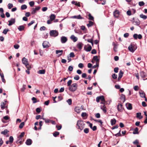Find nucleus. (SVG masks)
Instances as JSON below:
<instances>
[{"mask_svg":"<svg viewBox=\"0 0 147 147\" xmlns=\"http://www.w3.org/2000/svg\"><path fill=\"white\" fill-rule=\"evenodd\" d=\"M77 128L82 130L84 127L85 124L83 121L78 120L77 121Z\"/></svg>","mask_w":147,"mask_h":147,"instance_id":"obj_1","label":"nucleus"},{"mask_svg":"<svg viewBox=\"0 0 147 147\" xmlns=\"http://www.w3.org/2000/svg\"><path fill=\"white\" fill-rule=\"evenodd\" d=\"M78 85L76 83H74L69 87V90L72 92H74L77 89Z\"/></svg>","mask_w":147,"mask_h":147,"instance_id":"obj_2","label":"nucleus"},{"mask_svg":"<svg viewBox=\"0 0 147 147\" xmlns=\"http://www.w3.org/2000/svg\"><path fill=\"white\" fill-rule=\"evenodd\" d=\"M58 34L57 31L55 30H52L50 31V35L51 36L54 37L57 36Z\"/></svg>","mask_w":147,"mask_h":147,"instance_id":"obj_3","label":"nucleus"},{"mask_svg":"<svg viewBox=\"0 0 147 147\" xmlns=\"http://www.w3.org/2000/svg\"><path fill=\"white\" fill-rule=\"evenodd\" d=\"M117 109L118 111L122 112L123 109V105L119 103L117 105Z\"/></svg>","mask_w":147,"mask_h":147,"instance_id":"obj_4","label":"nucleus"},{"mask_svg":"<svg viewBox=\"0 0 147 147\" xmlns=\"http://www.w3.org/2000/svg\"><path fill=\"white\" fill-rule=\"evenodd\" d=\"M133 37L135 39H137L138 38L139 39H140L142 38V36L140 34L138 35L137 34H135L133 35Z\"/></svg>","mask_w":147,"mask_h":147,"instance_id":"obj_5","label":"nucleus"},{"mask_svg":"<svg viewBox=\"0 0 147 147\" xmlns=\"http://www.w3.org/2000/svg\"><path fill=\"white\" fill-rule=\"evenodd\" d=\"M8 22H9L8 25L9 26H11L15 23V19L11 18L10 20L8 21Z\"/></svg>","mask_w":147,"mask_h":147,"instance_id":"obj_6","label":"nucleus"},{"mask_svg":"<svg viewBox=\"0 0 147 147\" xmlns=\"http://www.w3.org/2000/svg\"><path fill=\"white\" fill-rule=\"evenodd\" d=\"M49 42L47 41H45L42 43V46L44 48H46L49 47Z\"/></svg>","mask_w":147,"mask_h":147,"instance_id":"obj_7","label":"nucleus"},{"mask_svg":"<svg viewBox=\"0 0 147 147\" xmlns=\"http://www.w3.org/2000/svg\"><path fill=\"white\" fill-rule=\"evenodd\" d=\"M67 38L65 36H63L61 38V40L62 43H64L67 41Z\"/></svg>","mask_w":147,"mask_h":147,"instance_id":"obj_8","label":"nucleus"},{"mask_svg":"<svg viewBox=\"0 0 147 147\" xmlns=\"http://www.w3.org/2000/svg\"><path fill=\"white\" fill-rule=\"evenodd\" d=\"M133 24L136 25H138L140 24V21L138 19H134L133 22Z\"/></svg>","mask_w":147,"mask_h":147,"instance_id":"obj_9","label":"nucleus"},{"mask_svg":"<svg viewBox=\"0 0 147 147\" xmlns=\"http://www.w3.org/2000/svg\"><path fill=\"white\" fill-rule=\"evenodd\" d=\"M119 14V11L117 10H115L113 12V15L115 18H118Z\"/></svg>","mask_w":147,"mask_h":147,"instance_id":"obj_10","label":"nucleus"},{"mask_svg":"<svg viewBox=\"0 0 147 147\" xmlns=\"http://www.w3.org/2000/svg\"><path fill=\"white\" fill-rule=\"evenodd\" d=\"M22 61L23 64L25 65H27L28 64L27 59L24 57L22 59Z\"/></svg>","mask_w":147,"mask_h":147,"instance_id":"obj_11","label":"nucleus"},{"mask_svg":"<svg viewBox=\"0 0 147 147\" xmlns=\"http://www.w3.org/2000/svg\"><path fill=\"white\" fill-rule=\"evenodd\" d=\"M32 140L31 139H28L26 140V144L27 145H30L32 144Z\"/></svg>","mask_w":147,"mask_h":147,"instance_id":"obj_12","label":"nucleus"},{"mask_svg":"<svg viewBox=\"0 0 147 147\" xmlns=\"http://www.w3.org/2000/svg\"><path fill=\"white\" fill-rule=\"evenodd\" d=\"M72 18L77 19H83V18L80 15H79L78 16H75L71 17Z\"/></svg>","mask_w":147,"mask_h":147,"instance_id":"obj_13","label":"nucleus"},{"mask_svg":"<svg viewBox=\"0 0 147 147\" xmlns=\"http://www.w3.org/2000/svg\"><path fill=\"white\" fill-rule=\"evenodd\" d=\"M126 106L128 109L131 110L132 109V107L131 104L127 103L126 104Z\"/></svg>","mask_w":147,"mask_h":147,"instance_id":"obj_14","label":"nucleus"},{"mask_svg":"<svg viewBox=\"0 0 147 147\" xmlns=\"http://www.w3.org/2000/svg\"><path fill=\"white\" fill-rule=\"evenodd\" d=\"M83 46V44L81 42H79L78 43L77 45V47L79 49H81Z\"/></svg>","mask_w":147,"mask_h":147,"instance_id":"obj_15","label":"nucleus"},{"mask_svg":"<svg viewBox=\"0 0 147 147\" xmlns=\"http://www.w3.org/2000/svg\"><path fill=\"white\" fill-rule=\"evenodd\" d=\"M140 76L143 78H145L146 76V74L143 71H141L140 73Z\"/></svg>","mask_w":147,"mask_h":147,"instance_id":"obj_16","label":"nucleus"},{"mask_svg":"<svg viewBox=\"0 0 147 147\" xmlns=\"http://www.w3.org/2000/svg\"><path fill=\"white\" fill-rule=\"evenodd\" d=\"M70 38L74 42H76L78 40V38L74 35H72L70 37Z\"/></svg>","mask_w":147,"mask_h":147,"instance_id":"obj_17","label":"nucleus"},{"mask_svg":"<svg viewBox=\"0 0 147 147\" xmlns=\"http://www.w3.org/2000/svg\"><path fill=\"white\" fill-rule=\"evenodd\" d=\"M93 60L96 61V64H99V59L98 58V56H95L93 57Z\"/></svg>","mask_w":147,"mask_h":147,"instance_id":"obj_18","label":"nucleus"},{"mask_svg":"<svg viewBox=\"0 0 147 147\" xmlns=\"http://www.w3.org/2000/svg\"><path fill=\"white\" fill-rule=\"evenodd\" d=\"M139 93L141 97L142 98H145V94L143 91L139 92Z\"/></svg>","mask_w":147,"mask_h":147,"instance_id":"obj_19","label":"nucleus"},{"mask_svg":"<svg viewBox=\"0 0 147 147\" xmlns=\"http://www.w3.org/2000/svg\"><path fill=\"white\" fill-rule=\"evenodd\" d=\"M25 26L23 25H21L18 26V29L20 31H22L24 30Z\"/></svg>","mask_w":147,"mask_h":147,"instance_id":"obj_20","label":"nucleus"},{"mask_svg":"<svg viewBox=\"0 0 147 147\" xmlns=\"http://www.w3.org/2000/svg\"><path fill=\"white\" fill-rule=\"evenodd\" d=\"M110 122L111 125H113L115 124L116 122V121L115 119L114 118L111 119Z\"/></svg>","mask_w":147,"mask_h":147,"instance_id":"obj_21","label":"nucleus"},{"mask_svg":"<svg viewBox=\"0 0 147 147\" xmlns=\"http://www.w3.org/2000/svg\"><path fill=\"white\" fill-rule=\"evenodd\" d=\"M128 49L132 53H133L135 51V50L133 49L132 45H131L129 46Z\"/></svg>","mask_w":147,"mask_h":147,"instance_id":"obj_22","label":"nucleus"},{"mask_svg":"<svg viewBox=\"0 0 147 147\" xmlns=\"http://www.w3.org/2000/svg\"><path fill=\"white\" fill-rule=\"evenodd\" d=\"M101 109L102 110L104 113L107 112L106 108L105 105L101 107Z\"/></svg>","mask_w":147,"mask_h":147,"instance_id":"obj_23","label":"nucleus"},{"mask_svg":"<svg viewBox=\"0 0 147 147\" xmlns=\"http://www.w3.org/2000/svg\"><path fill=\"white\" fill-rule=\"evenodd\" d=\"M138 128L137 127H136L134 130L133 132V134H138Z\"/></svg>","mask_w":147,"mask_h":147,"instance_id":"obj_24","label":"nucleus"},{"mask_svg":"<svg viewBox=\"0 0 147 147\" xmlns=\"http://www.w3.org/2000/svg\"><path fill=\"white\" fill-rule=\"evenodd\" d=\"M63 52V50H57L56 51V54H58L59 53H61V54L59 55L58 57H59V56H60L62 54V53Z\"/></svg>","mask_w":147,"mask_h":147,"instance_id":"obj_25","label":"nucleus"},{"mask_svg":"<svg viewBox=\"0 0 147 147\" xmlns=\"http://www.w3.org/2000/svg\"><path fill=\"white\" fill-rule=\"evenodd\" d=\"M55 18V16L54 14H52L50 17V19L51 20L53 21Z\"/></svg>","mask_w":147,"mask_h":147,"instance_id":"obj_26","label":"nucleus"},{"mask_svg":"<svg viewBox=\"0 0 147 147\" xmlns=\"http://www.w3.org/2000/svg\"><path fill=\"white\" fill-rule=\"evenodd\" d=\"M141 113H136V117L137 118H139L140 119H141L142 118V117L141 116Z\"/></svg>","mask_w":147,"mask_h":147,"instance_id":"obj_27","label":"nucleus"},{"mask_svg":"<svg viewBox=\"0 0 147 147\" xmlns=\"http://www.w3.org/2000/svg\"><path fill=\"white\" fill-rule=\"evenodd\" d=\"M9 132V131L7 129L4 130V131L1 132V134H3L4 135H6L7 133Z\"/></svg>","mask_w":147,"mask_h":147,"instance_id":"obj_28","label":"nucleus"},{"mask_svg":"<svg viewBox=\"0 0 147 147\" xmlns=\"http://www.w3.org/2000/svg\"><path fill=\"white\" fill-rule=\"evenodd\" d=\"M140 17L141 18H143L144 20L146 19L147 18V16L145 15H144L143 14H142L140 15Z\"/></svg>","mask_w":147,"mask_h":147,"instance_id":"obj_29","label":"nucleus"},{"mask_svg":"<svg viewBox=\"0 0 147 147\" xmlns=\"http://www.w3.org/2000/svg\"><path fill=\"white\" fill-rule=\"evenodd\" d=\"M45 73V70L44 69L39 70L38 73L40 74H44Z\"/></svg>","mask_w":147,"mask_h":147,"instance_id":"obj_30","label":"nucleus"},{"mask_svg":"<svg viewBox=\"0 0 147 147\" xmlns=\"http://www.w3.org/2000/svg\"><path fill=\"white\" fill-rule=\"evenodd\" d=\"M93 24V22L91 21H89V23L87 24V26L88 27H89L92 26Z\"/></svg>","mask_w":147,"mask_h":147,"instance_id":"obj_31","label":"nucleus"},{"mask_svg":"<svg viewBox=\"0 0 147 147\" xmlns=\"http://www.w3.org/2000/svg\"><path fill=\"white\" fill-rule=\"evenodd\" d=\"M24 124L25 123L24 122H22L21 123L19 126V128L20 129L22 128L23 127Z\"/></svg>","mask_w":147,"mask_h":147,"instance_id":"obj_32","label":"nucleus"},{"mask_svg":"<svg viewBox=\"0 0 147 147\" xmlns=\"http://www.w3.org/2000/svg\"><path fill=\"white\" fill-rule=\"evenodd\" d=\"M92 49V47L90 45L86 49H85V50L86 51H91Z\"/></svg>","mask_w":147,"mask_h":147,"instance_id":"obj_33","label":"nucleus"},{"mask_svg":"<svg viewBox=\"0 0 147 147\" xmlns=\"http://www.w3.org/2000/svg\"><path fill=\"white\" fill-rule=\"evenodd\" d=\"M27 8V6L25 5H23L21 6V9L22 10H24L26 9Z\"/></svg>","mask_w":147,"mask_h":147,"instance_id":"obj_34","label":"nucleus"},{"mask_svg":"<svg viewBox=\"0 0 147 147\" xmlns=\"http://www.w3.org/2000/svg\"><path fill=\"white\" fill-rule=\"evenodd\" d=\"M89 19L90 20H93L94 19L93 17L91 15L90 13H89L88 15Z\"/></svg>","mask_w":147,"mask_h":147,"instance_id":"obj_35","label":"nucleus"},{"mask_svg":"<svg viewBox=\"0 0 147 147\" xmlns=\"http://www.w3.org/2000/svg\"><path fill=\"white\" fill-rule=\"evenodd\" d=\"M75 111L77 113H79L80 112V109L78 107H76L75 109Z\"/></svg>","mask_w":147,"mask_h":147,"instance_id":"obj_36","label":"nucleus"},{"mask_svg":"<svg viewBox=\"0 0 147 147\" xmlns=\"http://www.w3.org/2000/svg\"><path fill=\"white\" fill-rule=\"evenodd\" d=\"M26 85L24 84H23L22 86V88L21 89V90L22 92H24V91L26 89Z\"/></svg>","mask_w":147,"mask_h":147,"instance_id":"obj_37","label":"nucleus"},{"mask_svg":"<svg viewBox=\"0 0 147 147\" xmlns=\"http://www.w3.org/2000/svg\"><path fill=\"white\" fill-rule=\"evenodd\" d=\"M9 31V30L8 29H5L3 30V33L5 34H7V32Z\"/></svg>","mask_w":147,"mask_h":147,"instance_id":"obj_38","label":"nucleus"},{"mask_svg":"<svg viewBox=\"0 0 147 147\" xmlns=\"http://www.w3.org/2000/svg\"><path fill=\"white\" fill-rule=\"evenodd\" d=\"M84 132L86 134H87L89 132V129L88 128H85L84 130Z\"/></svg>","mask_w":147,"mask_h":147,"instance_id":"obj_39","label":"nucleus"},{"mask_svg":"<svg viewBox=\"0 0 147 147\" xmlns=\"http://www.w3.org/2000/svg\"><path fill=\"white\" fill-rule=\"evenodd\" d=\"M123 72L122 71L120 70L119 71V76L122 77L123 76Z\"/></svg>","mask_w":147,"mask_h":147,"instance_id":"obj_40","label":"nucleus"},{"mask_svg":"<svg viewBox=\"0 0 147 147\" xmlns=\"http://www.w3.org/2000/svg\"><path fill=\"white\" fill-rule=\"evenodd\" d=\"M13 138L12 136H10L9 138V142L10 143H12L13 142Z\"/></svg>","mask_w":147,"mask_h":147,"instance_id":"obj_41","label":"nucleus"},{"mask_svg":"<svg viewBox=\"0 0 147 147\" xmlns=\"http://www.w3.org/2000/svg\"><path fill=\"white\" fill-rule=\"evenodd\" d=\"M80 77L79 76L76 75L75 76L74 78V79L76 80H79Z\"/></svg>","mask_w":147,"mask_h":147,"instance_id":"obj_42","label":"nucleus"},{"mask_svg":"<svg viewBox=\"0 0 147 147\" xmlns=\"http://www.w3.org/2000/svg\"><path fill=\"white\" fill-rule=\"evenodd\" d=\"M13 7V5L12 3H9L8 5V7L9 9H11Z\"/></svg>","mask_w":147,"mask_h":147,"instance_id":"obj_43","label":"nucleus"},{"mask_svg":"<svg viewBox=\"0 0 147 147\" xmlns=\"http://www.w3.org/2000/svg\"><path fill=\"white\" fill-rule=\"evenodd\" d=\"M121 129H120L119 132L118 133H117V134H115V136H121V134L120 133V132H121Z\"/></svg>","mask_w":147,"mask_h":147,"instance_id":"obj_44","label":"nucleus"},{"mask_svg":"<svg viewBox=\"0 0 147 147\" xmlns=\"http://www.w3.org/2000/svg\"><path fill=\"white\" fill-rule=\"evenodd\" d=\"M29 4L31 7H33L34 4V3L33 1H31L29 2Z\"/></svg>","mask_w":147,"mask_h":147,"instance_id":"obj_45","label":"nucleus"},{"mask_svg":"<svg viewBox=\"0 0 147 147\" xmlns=\"http://www.w3.org/2000/svg\"><path fill=\"white\" fill-rule=\"evenodd\" d=\"M67 102H68L69 105H71L72 103V100L71 99H69L67 100Z\"/></svg>","mask_w":147,"mask_h":147,"instance_id":"obj_46","label":"nucleus"},{"mask_svg":"<svg viewBox=\"0 0 147 147\" xmlns=\"http://www.w3.org/2000/svg\"><path fill=\"white\" fill-rule=\"evenodd\" d=\"M5 105V103L3 102L1 104V107L2 109H3L4 108V106Z\"/></svg>","mask_w":147,"mask_h":147,"instance_id":"obj_47","label":"nucleus"},{"mask_svg":"<svg viewBox=\"0 0 147 147\" xmlns=\"http://www.w3.org/2000/svg\"><path fill=\"white\" fill-rule=\"evenodd\" d=\"M138 4L139 6H141L144 5V3L143 1H140L139 2Z\"/></svg>","mask_w":147,"mask_h":147,"instance_id":"obj_48","label":"nucleus"},{"mask_svg":"<svg viewBox=\"0 0 147 147\" xmlns=\"http://www.w3.org/2000/svg\"><path fill=\"white\" fill-rule=\"evenodd\" d=\"M112 76L113 79H116L117 78V75L114 74L112 75Z\"/></svg>","mask_w":147,"mask_h":147,"instance_id":"obj_49","label":"nucleus"},{"mask_svg":"<svg viewBox=\"0 0 147 147\" xmlns=\"http://www.w3.org/2000/svg\"><path fill=\"white\" fill-rule=\"evenodd\" d=\"M59 134V132L58 131H55L53 134L54 136L56 137L57 135Z\"/></svg>","mask_w":147,"mask_h":147,"instance_id":"obj_50","label":"nucleus"},{"mask_svg":"<svg viewBox=\"0 0 147 147\" xmlns=\"http://www.w3.org/2000/svg\"><path fill=\"white\" fill-rule=\"evenodd\" d=\"M73 69V67L72 66H70L69 67L68 70L70 71H71Z\"/></svg>","mask_w":147,"mask_h":147,"instance_id":"obj_51","label":"nucleus"},{"mask_svg":"<svg viewBox=\"0 0 147 147\" xmlns=\"http://www.w3.org/2000/svg\"><path fill=\"white\" fill-rule=\"evenodd\" d=\"M82 78H85L86 79H88V78H86L87 75L86 73H83L82 74Z\"/></svg>","mask_w":147,"mask_h":147,"instance_id":"obj_52","label":"nucleus"},{"mask_svg":"<svg viewBox=\"0 0 147 147\" xmlns=\"http://www.w3.org/2000/svg\"><path fill=\"white\" fill-rule=\"evenodd\" d=\"M14 48L16 49H18L19 47V45L18 44H16L13 46Z\"/></svg>","mask_w":147,"mask_h":147,"instance_id":"obj_53","label":"nucleus"},{"mask_svg":"<svg viewBox=\"0 0 147 147\" xmlns=\"http://www.w3.org/2000/svg\"><path fill=\"white\" fill-rule=\"evenodd\" d=\"M72 81L71 80H69L68 82H67V85L68 86H70L71 83H72Z\"/></svg>","mask_w":147,"mask_h":147,"instance_id":"obj_54","label":"nucleus"},{"mask_svg":"<svg viewBox=\"0 0 147 147\" xmlns=\"http://www.w3.org/2000/svg\"><path fill=\"white\" fill-rule=\"evenodd\" d=\"M87 41L92 44V45H93V40L92 39H88L87 40Z\"/></svg>","mask_w":147,"mask_h":147,"instance_id":"obj_55","label":"nucleus"},{"mask_svg":"<svg viewBox=\"0 0 147 147\" xmlns=\"http://www.w3.org/2000/svg\"><path fill=\"white\" fill-rule=\"evenodd\" d=\"M113 49H114V51L115 52H117V45H114V48H113Z\"/></svg>","mask_w":147,"mask_h":147,"instance_id":"obj_56","label":"nucleus"},{"mask_svg":"<svg viewBox=\"0 0 147 147\" xmlns=\"http://www.w3.org/2000/svg\"><path fill=\"white\" fill-rule=\"evenodd\" d=\"M94 121L96 122H98L100 123L101 125H102L103 123V122L101 120H94Z\"/></svg>","mask_w":147,"mask_h":147,"instance_id":"obj_57","label":"nucleus"},{"mask_svg":"<svg viewBox=\"0 0 147 147\" xmlns=\"http://www.w3.org/2000/svg\"><path fill=\"white\" fill-rule=\"evenodd\" d=\"M134 89L135 91H137L139 89V87L137 86H135L134 87Z\"/></svg>","mask_w":147,"mask_h":147,"instance_id":"obj_58","label":"nucleus"},{"mask_svg":"<svg viewBox=\"0 0 147 147\" xmlns=\"http://www.w3.org/2000/svg\"><path fill=\"white\" fill-rule=\"evenodd\" d=\"M69 57H74V53L71 52L69 54Z\"/></svg>","mask_w":147,"mask_h":147,"instance_id":"obj_59","label":"nucleus"},{"mask_svg":"<svg viewBox=\"0 0 147 147\" xmlns=\"http://www.w3.org/2000/svg\"><path fill=\"white\" fill-rule=\"evenodd\" d=\"M78 66L80 68H82L83 67V65L82 63H80L78 65Z\"/></svg>","mask_w":147,"mask_h":147,"instance_id":"obj_60","label":"nucleus"},{"mask_svg":"<svg viewBox=\"0 0 147 147\" xmlns=\"http://www.w3.org/2000/svg\"><path fill=\"white\" fill-rule=\"evenodd\" d=\"M91 53L92 54H95L96 53V51L95 49H93Z\"/></svg>","mask_w":147,"mask_h":147,"instance_id":"obj_61","label":"nucleus"},{"mask_svg":"<svg viewBox=\"0 0 147 147\" xmlns=\"http://www.w3.org/2000/svg\"><path fill=\"white\" fill-rule=\"evenodd\" d=\"M87 114L86 113H82L81 114V116L82 117H84L86 116Z\"/></svg>","mask_w":147,"mask_h":147,"instance_id":"obj_62","label":"nucleus"},{"mask_svg":"<svg viewBox=\"0 0 147 147\" xmlns=\"http://www.w3.org/2000/svg\"><path fill=\"white\" fill-rule=\"evenodd\" d=\"M99 97V98L100 99V100H101V101H103V100H105L104 98V97L103 96H100Z\"/></svg>","mask_w":147,"mask_h":147,"instance_id":"obj_63","label":"nucleus"},{"mask_svg":"<svg viewBox=\"0 0 147 147\" xmlns=\"http://www.w3.org/2000/svg\"><path fill=\"white\" fill-rule=\"evenodd\" d=\"M32 100H33V102L34 103H36V98H35V97H32Z\"/></svg>","mask_w":147,"mask_h":147,"instance_id":"obj_64","label":"nucleus"}]
</instances>
